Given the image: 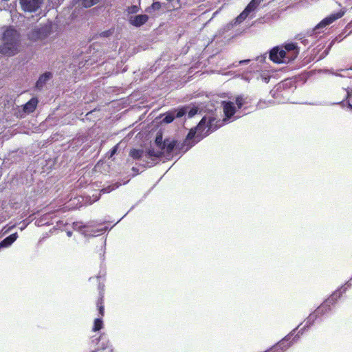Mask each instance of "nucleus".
<instances>
[{"mask_svg":"<svg viewBox=\"0 0 352 352\" xmlns=\"http://www.w3.org/2000/svg\"><path fill=\"white\" fill-rule=\"evenodd\" d=\"M214 120V118L207 120L206 117H204L195 128L190 129L184 140V143L187 146L186 151L217 129V126H213Z\"/></svg>","mask_w":352,"mask_h":352,"instance_id":"f257e3e1","label":"nucleus"},{"mask_svg":"<svg viewBox=\"0 0 352 352\" xmlns=\"http://www.w3.org/2000/svg\"><path fill=\"white\" fill-rule=\"evenodd\" d=\"M19 34L13 28H7L3 34V44L0 46V53L8 56L18 52Z\"/></svg>","mask_w":352,"mask_h":352,"instance_id":"f03ea898","label":"nucleus"},{"mask_svg":"<svg viewBox=\"0 0 352 352\" xmlns=\"http://www.w3.org/2000/svg\"><path fill=\"white\" fill-rule=\"evenodd\" d=\"M104 286L102 284L99 283L97 287V295H96V306L99 311L100 318H96L94 322L92 330L94 331H100L103 327L102 317L104 316Z\"/></svg>","mask_w":352,"mask_h":352,"instance_id":"7ed1b4c3","label":"nucleus"},{"mask_svg":"<svg viewBox=\"0 0 352 352\" xmlns=\"http://www.w3.org/2000/svg\"><path fill=\"white\" fill-rule=\"evenodd\" d=\"M270 59L275 63H286L290 62L287 60V55L286 50H284L281 47H274L270 52Z\"/></svg>","mask_w":352,"mask_h":352,"instance_id":"20e7f679","label":"nucleus"},{"mask_svg":"<svg viewBox=\"0 0 352 352\" xmlns=\"http://www.w3.org/2000/svg\"><path fill=\"white\" fill-rule=\"evenodd\" d=\"M103 335L98 337L93 336L88 339L84 344L82 352H99L104 344H100Z\"/></svg>","mask_w":352,"mask_h":352,"instance_id":"39448f33","label":"nucleus"},{"mask_svg":"<svg viewBox=\"0 0 352 352\" xmlns=\"http://www.w3.org/2000/svg\"><path fill=\"white\" fill-rule=\"evenodd\" d=\"M50 30L47 26H41L32 30L28 34V38L32 41H41L47 37Z\"/></svg>","mask_w":352,"mask_h":352,"instance_id":"423d86ee","label":"nucleus"},{"mask_svg":"<svg viewBox=\"0 0 352 352\" xmlns=\"http://www.w3.org/2000/svg\"><path fill=\"white\" fill-rule=\"evenodd\" d=\"M43 0H19L21 9L24 12H34L38 10Z\"/></svg>","mask_w":352,"mask_h":352,"instance_id":"0eeeda50","label":"nucleus"},{"mask_svg":"<svg viewBox=\"0 0 352 352\" xmlns=\"http://www.w3.org/2000/svg\"><path fill=\"white\" fill-rule=\"evenodd\" d=\"M336 298L334 295L329 296L323 303L319 306L314 312L316 316L322 315L331 310V305L336 303Z\"/></svg>","mask_w":352,"mask_h":352,"instance_id":"6e6552de","label":"nucleus"},{"mask_svg":"<svg viewBox=\"0 0 352 352\" xmlns=\"http://www.w3.org/2000/svg\"><path fill=\"white\" fill-rule=\"evenodd\" d=\"M281 47L284 50H286V54L287 55V60H290V61L294 60L299 54V50H298V46L296 43H287V44L281 46Z\"/></svg>","mask_w":352,"mask_h":352,"instance_id":"1a4fd4ad","label":"nucleus"},{"mask_svg":"<svg viewBox=\"0 0 352 352\" xmlns=\"http://www.w3.org/2000/svg\"><path fill=\"white\" fill-rule=\"evenodd\" d=\"M344 14V11H339L336 13L332 14L329 16L324 18L322 21H321L316 27V28H320L325 27L328 25H330L336 20L341 18Z\"/></svg>","mask_w":352,"mask_h":352,"instance_id":"9d476101","label":"nucleus"},{"mask_svg":"<svg viewBox=\"0 0 352 352\" xmlns=\"http://www.w3.org/2000/svg\"><path fill=\"white\" fill-rule=\"evenodd\" d=\"M222 106L224 115L227 118H232L236 113L235 107L233 102L230 101H223Z\"/></svg>","mask_w":352,"mask_h":352,"instance_id":"9b49d317","label":"nucleus"},{"mask_svg":"<svg viewBox=\"0 0 352 352\" xmlns=\"http://www.w3.org/2000/svg\"><path fill=\"white\" fill-rule=\"evenodd\" d=\"M177 144V141L175 140H170L169 138H166L164 140L163 146L161 148V151L167 154H170L173 149L175 148Z\"/></svg>","mask_w":352,"mask_h":352,"instance_id":"f8f14e48","label":"nucleus"},{"mask_svg":"<svg viewBox=\"0 0 352 352\" xmlns=\"http://www.w3.org/2000/svg\"><path fill=\"white\" fill-rule=\"evenodd\" d=\"M148 20V16L146 14H139L135 16L133 18L130 19L131 25L135 27H140L145 24Z\"/></svg>","mask_w":352,"mask_h":352,"instance_id":"ddd939ff","label":"nucleus"},{"mask_svg":"<svg viewBox=\"0 0 352 352\" xmlns=\"http://www.w3.org/2000/svg\"><path fill=\"white\" fill-rule=\"evenodd\" d=\"M38 104V99L36 98H31L23 106V111L25 113H30L34 111Z\"/></svg>","mask_w":352,"mask_h":352,"instance_id":"4468645a","label":"nucleus"},{"mask_svg":"<svg viewBox=\"0 0 352 352\" xmlns=\"http://www.w3.org/2000/svg\"><path fill=\"white\" fill-rule=\"evenodd\" d=\"M18 235L16 233H14L10 234V236L6 237L1 243L0 247L7 248L10 246L12 243H13L17 239Z\"/></svg>","mask_w":352,"mask_h":352,"instance_id":"2eb2a0df","label":"nucleus"},{"mask_svg":"<svg viewBox=\"0 0 352 352\" xmlns=\"http://www.w3.org/2000/svg\"><path fill=\"white\" fill-rule=\"evenodd\" d=\"M52 77L51 72H45L41 75L36 83V87L38 89H41L46 82Z\"/></svg>","mask_w":352,"mask_h":352,"instance_id":"dca6fc26","label":"nucleus"},{"mask_svg":"<svg viewBox=\"0 0 352 352\" xmlns=\"http://www.w3.org/2000/svg\"><path fill=\"white\" fill-rule=\"evenodd\" d=\"M144 153V151L142 149L132 148L129 152V155L133 160H140L142 158Z\"/></svg>","mask_w":352,"mask_h":352,"instance_id":"f3484780","label":"nucleus"},{"mask_svg":"<svg viewBox=\"0 0 352 352\" xmlns=\"http://www.w3.org/2000/svg\"><path fill=\"white\" fill-rule=\"evenodd\" d=\"M251 12L252 11H250L248 8H245L244 10L237 16V21L242 22L244 21Z\"/></svg>","mask_w":352,"mask_h":352,"instance_id":"a211bd4d","label":"nucleus"},{"mask_svg":"<svg viewBox=\"0 0 352 352\" xmlns=\"http://www.w3.org/2000/svg\"><path fill=\"white\" fill-rule=\"evenodd\" d=\"M146 153L149 157H160L163 155V152L161 150L160 151H156L153 148H148Z\"/></svg>","mask_w":352,"mask_h":352,"instance_id":"6ab92c4d","label":"nucleus"},{"mask_svg":"<svg viewBox=\"0 0 352 352\" xmlns=\"http://www.w3.org/2000/svg\"><path fill=\"white\" fill-rule=\"evenodd\" d=\"M263 0H252L246 6L250 11L254 10Z\"/></svg>","mask_w":352,"mask_h":352,"instance_id":"aec40b11","label":"nucleus"},{"mask_svg":"<svg viewBox=\"0 0 352 352\" xmlns=\"http://www.w3.org/2000/svg\"><path fill=\"white\" fill-rule=\"evenodd\" d=\"M100 0H82V5L85 8H90L98 3Z\"/></svg>","mask_w":352,"mask_h":352,"instance_id":"412c9836","label":"nucleus"},{"mask_svg":"<svg viewBox=\"0 0 352 352\" xmlns=\"http://www.w3.org/2000/svg\"><path fill=\"white\" fill-rule=\"evenodd\" d=\"M155 143L159 148H160V149L162 148V147L163 146V144H164V140H163V137H162V133L157 135V136L155 138Z\"/></svg>","mask_w":352,"mask_h":352,"instance_id":"4be33fe9","label":"nucleus"},{"mask_svg":"<svg viewBox=\"0 0 352 352\" xmlns=\"http://www.w3.org/2000/svg\"><path fill=\"white\" fill-rule=\"evenodd\" d=\"M235 102H236V104L238 109H241L243 107V105L245 104V101L243 96H238L236 97Z\"/></svg>","mask_w":352,"mask_h":352,"instance_id":"5701e85b","label":"nucleus"},{"mask_svg":"<svg viewBox=\"0 0 352 352\" xmlns=\"http://www.w3.org/2000/svg\"><path fill=\"white\" fill-rule=\"evenodd\" d=\"M175 116H173V114L171 113H168L165 116V117L163 119V121L166 123H170L172 122L174 119H175Z\"/></svg>","mask_w":352,"mask_h":352,"instance_id":"b1692460","label":"nucleus"},{"mask_svg":"<svg viewBox=\"0 0 352 352\" xmlns=\"http://www.w3.org/2000/svg\"><path fill=\"white\" fill-rule=\"evenodd\" d=\"M186 107H182L177 110L176 113V118H182L186 113Z\"/></svg>","mask_w":352,"mask_h":352,"instance_id":"393cba45","label":"nucleus"},{"mask_svg":"<svg viewBox=\"0 0 352 352\" xmlns=\"http://www.w3.org/2000/svg\"><path fill=\"white\" fill-rule=\"evenodd\" d=\"M198 109L197 107H193L190 109L188 113V116L189 118L193 117L195 114L197 113Z\"/></svg>","mask_w":352,"mask_h":352,"instance_id":"a878e982","label":"nucleus"},{"mask_svg":"<svg viewBox=\"0 0 352 352\" xmlns=\"http://www.w3.org/2000/svg\"><path fill=\"white\" fill-rule=\"evenodd\" d=\"M114 186H108L106 188H103L100 192H102V193H109L111 191H112L113 190H114Z\"/></svg>","mask_w":352,"mask_h":352,"instance_id":"bb28decb","label":"nucleus"},{"mask_svg":"<svg viewBox=\"0 0 352 352\" xmlns=\"http://www.w3.org/2000/svg\"><path fill=\"white\" fill-rule=\"evenodd\" d=\"M151 8L153 10H160L161 8V3L158 1L152 3Z\"/></svg>","mask_w":352,"mask_h":352,"instance_id":"cd10ccee","label":"nucleus"},{"mask_svg":"<svg viewBox=\"0 0 352 352\" xmlns=\"http://www.w3.org/2000/svg\"><path fill=\"white\" fill-rule=\"evenodd\" d=\"M113 33V31L111 30H109L107 31H104L100 33V36L102 37H108Z\"/></svg>","mask_w":352,"mask_h":352,"instance_id":"c85d7f7f","label":"nucleus"},{"mask_svg":"<svg viewBox=\"0 0 352 352\" xmlns=\"http://www.w3.org/2000/svg\"><path fill=\"white\" fill-rule=\"evenodd\" d=\"M118 145H116L112 149H111V155L112 156L113 155H114L116 152H117V150H118Z\"/></svg>","mask_w":352,"mask_h":352,"instance_id":"c756f323","label":"nucleus"},{"mask_svg":"<svg viewBox=\"0 0 352 352\" xmlns=\"http://www.w3.org/2000/svg\"><path fill=\"white\" fill-rule=\"evenodd\" d=\"M131 8H132V11H131L132 12H135L138 11L137 6H133V7H131Z\"/></svg>","mask_w":352,"mask_h":352,"instance_id":"7c9ffc66","label":"nucleus"},{"mask_svg":"<svg viewBox=\"0 0 352 352\" xmlns=\"http://www.w3.org/2000/svg\"><path fill=\"white\" fill-rule=\"evenodd\" d=\"M132 170H133V171H138V169H137L136 168H135V167H133Z\"/></svg>","mask_w":352,"mask_h":352,"instance_id":"2f4dec72","label":"nucleus"}]
</instances>
